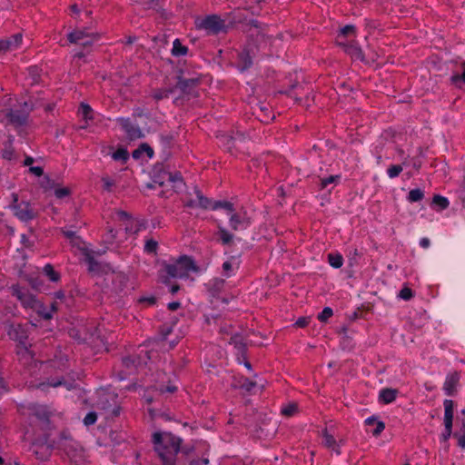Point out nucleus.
<instances>
[{"mask_svg": "<svg viewBox=\"0 0 465 465\" xmlns=\"http://www.w3.org/2000/svg\"><path fill=\"white\" fill-rule=\"evenodd\" d=\"M193 260L189 256H181L173 263L163 262L158 272L159 281L165 284H171V280L175 278H186L190 272H198Z\"/></svg>", "mask_w": 465, "mask_h": 465, "instance_id": "nucleus-1", "label": "nucleus"}, {"mask_svg": "<svg viewBox=\"0 0 465 465\" xmlns=\"http://www.w3.org/2000/svg\"><path fill=\"white\" fill-rule=\"evenodd\" d=\"M153 439L155 448L160 447L165 454L176 456L180 450L181 440L171 433L155 432Z\"/></svg>", "mask_w": 465, "mask_h": 465, "instance_id": "nucleus-2", "label": "nucleus"}, {"mask_svg": "<svg viewBox=\"0 0 465 465\" xmlns=\"http://www.w3.org/2000/svg\"><path fill=\"white\" fill-rule=\"evenodd\" d=\"M254 31L256 34V38L252 40V42L248 43L244 50L239 54V63L238 66L242 71L246 70L252 64V56L255 54V51L259 49V46L256 45L255 42H261L262 44H266L265 42V35L263 33H260L256 25H254Z\"/></svg>", "mask_w": 465, "mask_h": 465, "instance_id": "nucleus-3", "label": "nucleus"}, {"mask_svg": "<svg viewBox=\"0 0 465 465\" xmlns=\"http://www.w3.org/2000/svg\"><path fill=\"white\" fill-rule=\"evenodd\" d=\"M58 444L71 460V461L75 463V465L81 463L84 460L83 448L69 435L63 433Z\"/></svg>", "mask_w": 465, "mask_h": 465, "instance_id": "nucleus-4", "label": "nucleus"}, {"mask_svg": "<svg viewBox=\"0 0 465 465\" xmlns=\"http://www.w3.org/2000/svg\"><path fill=\"white\" fill-rule=\"evenodd\" d=\"M217 138L220 140L221 145L231 153L233 149L235 151H243L248 143L246 136L240 132H236L233 134H219Z\"/></svg>", "mask_w": 465, "mask_h": 465, "instance_id": "nucleus-5", "label": "nucleus"}, {"mask_svg": "<svg viewBox=\"0 0 465 465\" xmlns=\"http://www.w3.org/2000/svg\"><path fill=\"white\" fill-rule=\"evenodd\" d=\"M35 104L32 102H25L23 110H11L7 114L9 122L18 127L24 125L28 118L29 113L33 110Z\"/></svg>", "mask_w": 465, "mask_h": 465, "instance_id": "nucleus-6", "label": "nucleus"}, {"mask_svg": "<svg viewBox=\"0 0 465 465\" xmlns=\"http://www.w3.org/2000/svg\"><path fill=\"white\" fill-rule=\"evenodd\" d=\"M10 289L12 295L15 296L25 307L32 309L38 307V302L35 297L28 291L22 289L18 285H13Z\"/></svg>", "mask_w": 465, "mask_h": 465, "instance_id": "nucleus-7", "label": "nucleus"}, {"mask_svg": "<svg viewBox=\"0 0 465 465\" xmlns=\"http://www.w3.org/2000/svg\"><path fill=\"white\" fill-rule=\"evenodd\" d=\"M196 26L204 29L208 33L217 34L223 27V22L217 15H209L196 22Z\"/></svg>", "mask_w": 465, "mask_h": 465, "instance_id": "nucleus-8", "label": "nucleus"}, {"mask_svg": "<svg viewBox=\"0 0 465 465\" xmlns=\"http://www.w3.org/2000/svg\"><path fill=\"white\" fill-rule=\"evenodd\" d=\"M251 219L246 212L233 213L230 218L231 228L234 231H242L249 227Z\"/></svg>", "mask_w": 465, "mask_h": 465, "instance_id": "nucleus-9", "label": "nucleus"}, {"mask_svg": "<svg viewBox=\"0 0 465 465\" xmlns=\"http://www.w3.org/2000/svg\"><path fill=\"white\" fill-rule=\"evenodd\" d=\"M23 40V35L18 33L9 38L0 41V54H5L7 52L17 50Z\"/></svg>", "mask_w": 465, "mask_h": 465, "instance_id": "nucleus-10", "label": "nucleus"}, {"mask_svg": "<svg viewBox=\"0 0 465 465\" xmlns=\"http://www.w3.org/2000/svg\"><path fill=\"white\" fill-rule=\"evenodd\" d=\"M15 215L22 221H29L35 217V213L28 203H20L13 206Z\"/></svg>", "mask_w": 465, "mask_h": 465, "instance_id": "nucleus-11", "label": "nucleus"}, {"mask_svg": "<svg viewBox=\"0 0 465 465\" xmlns=\"http://www.w3.org/2000/svg\"><path fill=\"white\" fill-rule=\"evenodd\" d=\"M118 122L122 128L127 133L130 139H138L143 137L142 131L137 126H134L129 119L120 118Z\"/></svg>", "mask_w": 465, "mask_h": 465, "instance_id": "nucleus-12", "label": "nucleus"}, {"mask_svg": "<svg viewBox=\"0 0 465 465\" xmlns=\"http://www.w3.org/2000/svg\"><path fill=\"white\" fill-rule=\"evenodd\" d=\"M459 381L460 374L457 371H454L447 376L443 389L449 396H452L456 393V388Z\"/></svg>", "mask_w": 465, "mask_h": 465, "instance_id": "nucleus-13", "label": "nucleus"}, {"mask_svg": "<svg viewBox=\"0 0 465 465\" xmlns=\"http://www.w3.org/2000/svg\"><path fill=\"white\" fill-rule=\"evenodd\" d=\"M32 451L36 459L45 460L51 455V449L45 443H34Z\"/></svg>", "mask_w": 465, "mask_h": 465, "instance_id": "nucleus-14", "label": "nucleus"}, {"mask_svg": "<svg viewBox=\"0 0 465 465\" xmlns=\"http://www.w3.org/2000/svg\"><path fill=\"white\" fill-rule=\"evenodd\" d=\"M196 200H191L186 203L189 207H200L203 209L212 208L211 201L204 197L200 191H196Z\"/></svg>", "mask_w": 465, "mask_h": 465, "instance_id": "nucleus-15", "label": "nucleus"}, {"mask_svg": "<svg viewBox=\"0 0 465 465\" xmlns=\"http://www.w3.org/2000/svg\"><path fill=\"white\" fill-rule=\"evenodd\" d=\"M254 114L262 123H269L274 117L270 109L263 104H259L255 108Z\"/></svg>", "mask_w": 465, "mask_h": 465, "instance_id": "nucleus-16", "label": "nucleus"}, {"mask_svg": "<svg viewBox=\"0 0 465 465\" xmlns=\"http://www.w3.org/2000/svg\"><path fill=\"white\" fill-rule=\"evenodd\" d=\"M232 386L233 388L242 389L249 392L256 386V382L250 381L244 377H239V378H234L233 382L232 383Z\"/></svg>", "mask_w": 465, "mask_h": 465, "instance_id": "nucleus-17", "label": "nucleus"}, {"mask_svg": "<svg viewBox=\"0 0 465 465\" xmlns=\"http://www.w3.org/2000/svg\"><path fill=\"white\" fill-rule=\"evenodd\" d=\"M8 335L16 341H22L24 339L26 338V333L23 328L22 325L16 324V325H10L8 330Z\"/></svg>", "mask_w": 465, "mask_h": 465, "instance_id": "nucleus-18", "label": "nucleus"}, {"mask_svg": "<svg viewBox=\"0 0 465 465\" xmlns=\"http://www.w3.org/2000/svg\"><path fill=\"white\" fill-rule=\"evenodd\" d=\"M444 405V425L448 426L450 424L452 425L453 420V401L445 400L443 402Z\"/></svg>", "mask_w": 465, "mask_h": 465, "instance_id": "nucleus-19", "label": "nucleus"}, {"mask_svg": "<svg viewBox=\"0 0 465 465\" xmlns=\"http://www.w3.org/2000/svg\"><path fill=\"white\" fill-rule=\"evenodd\" d=\"M239 268V262L234 259L231 258L223 263V274L225 277H231L235 269Z\"/></svg>", "mask_w": 465, "mask_h": 465, "instance_id": "nucleus-20", "label": "nucleus"}, {"mask_svg": "<svg viewBox=\"0 0 465 465\" xmlns=\"http://www.w3.org/2000/svg\"><path fill=\"white\" fill-rule=\"evenodd\" d=\"M323 439H324L323 443L327 448L331 449L338 455L341 453L339 444L336 442V440L332 435H331L327 431H325L323 433Z\"/></svg>", "mask_w": 465, "mask_h": 465, "instance_id": "nucleus-21", "label": "nucleus"}, {"mask_svg": "<svg viewBox=\"0 0 465 465\" xmlns=\"http://www.w3.org/2000/svg\"><path fill=\"white\" fill-rule=\"evenodd\" d=\"M123 364L126 369L130 370L131 372L133 370H136L137 367L141 365L140 357L129 356L124 358Z\"/></svg>", "mask_w": 465, "mask_h": 465, "instance_id": "nucleus-22", "label": "nucleus"}, {"mask_svg": "<svg viewBox=\"0 0 465 465\" xmlns=\"http://www.w3.org/2000/svg\"><path fill=\"white\" fill-rule=\"evenodd\" d=\"M380 398L384 403H391L396 398V391L391 389H384L381 391Z\"/></svg>", "mask_w": 465, "mask_h": 465, "instance_id": "nucleus-23", "label": "nucleus"}, {"mask_svg": "<svg viewBox=\"0 0 465 465\" xmlns=\"http://www.w3.org/2000/svg\"><path fill=\"white\" fill-rule=\"evenodd\" d=\"M86 35H91L90 33H87L84 30H75L68 35V40L75 44L77 42H81L84 38H86Z\"/></svg>", "mask_w": 465, "mask_h": 465, "instance_id": "nucleus-24", "label": "nucleus"}, {"mask_svg": "<svg viewBox=\"0 0 465 465\" xmlns=\"http://www.w3.org/2000/svg\"><path fill=\"white\" fill-rule=\"evenodd\" d=\"M156 451L161 457L163 465H175V456L165 454L164 451L160 450V447H156Z\"/></svg>", "mask_w": 465, "mask_h": 465, "instance_id": "nucleus-25", "label": "nucleus"}, {"mask_svg": "<svg viewBox=\"0 0 465 465\" xmlns=\"http://www.w3.org/2000/svg\"><path fill=\"white\" fill-rule=\"evenodd\" d=\"M44 272L52 282H58L60 279V274L54 271L51 264H46L44 267Z\"/></svg>", "mask_w": 465, "mask_h": 465, "instance_id": "nucleus-26", "label": "nucleus"}, {"mask_svg": "<svg viewBox=\"0 0 465 465\" xmlns=\"http://www.w3.org/2000/svg\"><path fill=\"white\" fill-rule=\"evenodd\" d=\"M172 53L173 55H176V56L184 55L187 53V47L183 45L178 39H175L173 41V46Z\"/></svg>", "mask_w": 465, "mask_h": 465, "instance_id": "nucleus-27", "label": "nucleus"}, {"mask_svg": "<svg viewBox=\"0 0 465 465\" xmlns=\"http://www.w3.org/2000/svg\"><path fill=\"white\" fill-rule=\"evenodd\" d=\"M328 261L330 264L334 268H340L343 263L342 256L337 253H330L328 255Z\"/></svg>", "mask_w": 465, "mask_h": 465, "instance_id": "nucleus-28", "label": "nucleus"}, {"mask_svg": "<svg viewBox=\"0 0 465 465\" xmlns=\"http://www.w3.org/2000/svg\"><path fill=\"white\" fill-rule=\"evenodd\" d=\"M432 204L437 205L440 210H444L449 206V201L446 197L436 194L433 196Z\"/></svg>", "mask_w": 465, "mask_h": 465, "instance_id": "nucleus-29", "label": "nucleus"}, {"mask_svg": "<svg viewBox=\"0 0 465 465\" xmlns=\"http://www.w3.org/2000/svg\"><path fill=\"white\" fill-rule=\"evenodd\" d=\"M158 249V242L153 238L147 239L144 244V252L156 254Z\"/></svg>", "mask_w": 465, "mask_h": 465, "instance_id": "nucleus-30", "label": "nucleus"}, {"mask_svg": "<svg viewBox=\"0 0 465 465\" xmlns=\"http://www.w3.org/2000/svg\"><path fill=\"white\" fill-rule=\"evenodd\" d=\"M339 45H343L345 47V51L349 53L351 56L357 59H362V53L359 47L356 46H347L344 43L339 42Z\"/></svg>", "mask_w": 465, "mask_h": 465, "instance_id": "nucleus-31", "label": "nucleus"}, {"mask_svg": "<svg viewBox=\"0 0 465 465\" xmlns=\"http://www.w3.org/2000/svg\"><path fill=\"white\" fill-rule=\"evenodd\" d=\"M424 197V193L420 189L411 190L408 194V200L411 203L421 201Z\"/></svg>", "mask_w": 465, "mask_h": 465, "instance_id": "nucleus-32", "label": "nucleus"}, {"mask_svg": "<svg viewBox=\"0 0 465 465\" xmlns=\"http://www.w3.org/2000/svg\"><path fill=\"white\" fill-rule=\"evenodd\" d=\"M125 231L131 233H137L142 227V223L134 219V222H126L125 223Z\"/></svg>", "mask_w": 465, "mask_h": 465, "instance_id": "nucleus-33", "label": "nucleus"}, {"mask_svg": "<svg viewBox=\"0 0 465 465\" xmlns=\"http://www.w3.org/2000/svg\"><path fill=\"white\" fill-rule=\"evenodd\" d=\"M340 175H331L327 178H322L320 181V189H325L329 184L333 183H338L340 180Z\"/></svg>", "mask_w": 465, "mask_h": 465, "instance_id": "nucleus-34", "label": "nucleus"}, {"mask_svg": "<svg viewBox=\"0 0 465 465\" xmlns=\"http://www.w3.org/2000/svg\"><path fill=\"white\" fill-rule=\"evenodd\" d=\"M298 405L296 403H290L287 406L283 407L281 411L282 414L286 417H291L297 413Z\"/></svg>", "mask_w": 465, "mask_h": 465, "instance_id": "nucleus-35", "label": "nucleus"}, {"mask_svg": "<svg viewBox=\"0 0 465 465\" xmlns=\"http://www.w3.org/2000/svg\"><path fill=\"white\" fill-rule=\"evenodd\" d=\"M99 35L98 34L92 33L91 35H86V38L82 40L81 42H77V45H83V46H90L93 45L94 42L98 40Z\"/></svg>", "mask_w": 465, "mask_h": 465, "instance_id": "nucleus-36", "label": "nucleus"}, {"mask_svg": "<svg viewBox=\"0 0 465 465\" xmlns=\"http://www.w3.org/2000/svg\"><path fill=\"white\" fill-rule=\"evenodd\" d=\"M155 390L160 391L161 393H164V392L173 393L176 391L177 387L175 384H172V383H170L166 386H164L163 384H158V385H155Z\"/></svg>", "mask_w": 465, "mask_h": 465, "instance_id": "nucleus-37", "label": "nucleus"}, {"mask_svg": "<svg viewBox=\"0 0 465 465\" xmlns=\"http://www.w3.org/2000/svg\"><path fill=\"white\" fill-rule=\"evenodd\" d=\"M231 343L234 344V346L240 351H242L245 348L243 339L241 335L235 334L231 338Z\"/></svg>", "mask_w": 465, "mask_h": 465, "instance_id": "nucleus-38", "label": "nucleus"}, {"mask_svg": "<svg viewBox=\"0 0 465 465\" xmlns=\"http://www.w3.org/2000/svg\"><path fill=\"white\" fill-rule=\"evenodd\" d=\"M219 232L221 235V240L223 244H229L232 242L233 236L227 232L224 228L219 227Z\"/></svg>", "mask_w": 465, "mask_h": 465, "instance_id": "nucleus-39", "label": "nucleus"}, {"mask_svg": "<svg viewBox=\"0 0 465 465\" xmlns=\"http://www.w3.org/2000/svg\"><path fill=\"white\" fill-rule=\"evenodd\" d=\"M80 114L85 121L91 120L93 118L92 108L88 104H81Z\"/></svg>", "mask_w": 465, "mask_h": 465, "instance_id": "nucleus-40", "label": "nucleus"}, {"mask_svg": "<svg viewBox=\"0 0 465 465\" xmlns=\"http://www.w3.org/2000/svg\"><path fill=\"white\" fill-rule=\"evenodd\" d=\"M218 208H223L228 210L231 213H233L234 208L232 203L230 202H216L212 205V209L216 210Z\"/></svg>", "mask_w": 465, "mask_h": 465, "instance_id": "nucleus-41", "label": "nucleus"}, {"mask_svg": "<svg viewBox=\"0 0 465 465\" xmlns=\"http://www.w3.org/2000/svg\"><path fill=\"white\" fill-rule=\"evenodd\" d=\"M401 172H402V167H401V165H399V164L391 165L387 170V173H388V175L390 176V178L397 177Z\"/></svg>", "mask_w": 465, "mask_h": 465, "instance_id": "nucleus-42", "label": "nucleus"}, {"mask_svg": "<svg viewBox=\"0 0 465 465\" xmlns=\"http://www.w3.org/2000/svg\"><path fill=\"white\" fill-rule=\"evenodd\" d=\"M141 151L146 152L149 157H152L153 154V149L148 144L143 143L138 150L134 151L133 156L134 158L138 157Z\"/></svg>", "mask_w": 465, "mask_h": 465, "instance_id": "nucleus-43", "label": "nucleus"}, {"mask_svg": "<svg viewBox=\"0 0 465 465\" xmlns=\"http://www.w3.org/2000/svg\"><path fill=\"white\" fill-rule=\"evenodd\" d=\"M170 93H171V91L167 90V89L155 90L153 93V97L156 101H159V100H162L163 98H167L169 96Z\"/></svg>", "mask_w": 465, "mask_h": 465, "instance_id": "nucleus-44", "label": "nucleus"}, {"mask_svg": "<svg viewBox=\"0 0 465 465\" xmlns=\"http://www.w3.org/2000/svg\"><path fill=\"white\" fill-rule=\"evenodd\" d=\"M102 182L104 183V189L107 192H111L113 190V187L115 185L114 180H113L109 176H103Z\"/></svg>", "mask_w": 465, "mask_h": 465, "instance_id": "nucleus-45", "label": "nucleus"}, {"mask_svg": "<svg viewBox=\"0 0 465 465\" xmlns=\"http://www.w3.org/2000/svg\"><path fill=\"white\" fill-rule=\"evenodd\" d=\"M117 218L123 222H134V219L125 211L118 210L115 212Z\"/></svg>", "mask_w": 465, "mask_h": 465, "instance_id": "nucleus-46", "label": "nucleus"}, {"mask_svg": "<svg viewBox=\"0 0 465 465\" xmlns=\"http://www.w3.org/2000/svg\"><path fill=\"white\" fill-rule=\"evenodd\" d=\"M333 312L330 307H326L322 310V312L318 315V319L321 322H326L329 318L332 316Z\"/></svg>", "mask_w": 465, "mask_h": 465, "instance_id": "nucleus-47", "label": "nucleus"}, {"mask_svg": "<svg viewBox=\"0 0 465 465\" xmlns=\"http://www.w3.org/2000/svg\"><path fill=\"white\" fill-rule=\"evenodd\" d=\"M399 297L405 301H409L413 297V292L409 287H404L401 290Z\"/></svg>", "mask_w": 465, "mask_h": 465, "instance_id": "nucleus-48", "label": "nucleus"}, {"mask_svg": "<svg viewBox=\"0 0 465 465\" xmlns=\"http://www.w3.org/2000/svg\"><path fill=\"white\" fill-rule=\"evenodd\" d=\"M128 157V153L124 149H118L116 152L113 153V158L114 160H124L125 161Z\"/></svg>", "mask_w": 465, "mask_h": 465, "instance_id": "nucleus-49", "label": "nucleus"}, {"mask_svg": "<svg viewBox=\"0 0 465 465\" xmlns=\"http://www.w3.org/2000/svg\"><path fill=\"white\" fill-rule=\"evenodd\" d=\"M96 420H97L96 413L92 411V412H89L86 414V416L84 419V423L86 426H89V425L95 423Z\"/></svg>", "mask_w": 465, "mask_h": 465, "instance_id": "nucleus-50", "label": "nucleus"}, {"mask_svg": "<svg viewBox=\"0 0 465 465\" xmlns=\"http://www.w3.org/2000/svg\"><path fill=\"white\" fill-rule=\"evenodd\" d=\"M70 193H71L70 189L66 188V187L57 188L54 190V195L59 199L68 196Z\"/></svg>", "mask_w": 465, "mask_h": 465, "instance_id": "nucleus-51", "label": "nucleus"}, {"mask_svg": "<svg viewBox=\"0 0 465 465\" xmlns=\"http://www.w3.org/2000/svg\"><path fill=\"white\" fill-rule=\"evenodd\" d=\"M50 412L44 407H40L35 411V415L41 420H47Z\"/></svg>", "mask_w": 465, "mask_h": 465, "instance_id": "nucleus-52", "label": "nucleus"}, {"mask_svg": "<svg viewBox=\"0 0 465 465\" xmlns=\"http://www.w3.org/2000/svg\"><path fill=\"white\" fill-rule=\"evenodd\" d=\"M354 33H355V27L353 25H346L341 30V34L338 37L340 38L341 36L354 35Z\"/></svg>", "mask_w": 465, "mask_h": 465, "instance_id": "nucleus-53", "label": "nucleus"}, {"mask_svg": "<svg viewBox=\"0 0 465 465\" xmlns=\"http://www.w3.org/2000/svg\"><path fill=\"white\" fill-rule=\"evenodd\" d=\"M384 429H385L384 422L383 421H377L376 422V427H375V429L372 431L373 436H376V437L379 436L383 431Z\"/></svg>", "mask_w": 465, "mask_h": 465, "instance_id": "nucleus-54", "label": "nucleus"}, {"mask_svg": "<svg viewBox=\"0 0 465 465\" xmlns=\"http://www.w3.org/2000/svg\"><path fill=\"white\" fill-rule=\"evenodd\" d=\"M309 322H310L309 317H301L296 321L294 325L298 328H304L309 324Z\"/></svg>", "mask_w": 465, "mask_h": 465, "instance_id": "nucleus-55", "label": "nucleus"}, {"mask_svg": "<svg viewBox=\"0 0 465 465\" xmlns=\"http://www.w3.org/2000/svg\"><path fill=\"white\" fill-rule=\"evenodd\" d=\"M29 172L38 177L44 174V170L40 166H31Z\"/></svg>", "mask_w": 465, "mask_h": 465, "instance_id": "nucleus-56", "label": "nucleus"}, {"mask_svg": "<svg viewBox=\"0 0 465 465\" xmlns=\"http://www.w3.org/2000/svg\"><path fill=\"white\" fill-rule=\"evenodd\" d=\"M54 182L51 181V179L49 178V176H45L44 177V181H43V183H42V186L45 189V190H48V189H52L54 188Z\"/></svg>", "mask_w": 465, "mask_h": 465, "instance_id": "nucleus-57", "label": "nucleus"}, {"mask_svg": "<svg viewBox=\"0 0 465 465\" xmlns=\"http://www.w3.org/2000/svg\"><path fill=\"white\" fill-rule=\"evenodd\" d=\"M30 76H31V84H35L38 82L39 74L36 68H31L30 71Z\"/></svg>", "mask_w": 465, "mask_h": 465, "instance_id": "nucleus-58", "label": "nucleus"}, {"mask_svg": "<svg viewBox=\"0 0 465 465\" xmlns=\"http://www.w3.org/2000/svg\"><path fill=\"white\" fill-rule=\"evenodd\" d=\"M452 432V425L450 424L449 427L445 426V432L441 435L442 440L447 441L450 437Z\"/></svg>", "mask_w": 465, "mask_h": 465, "instance_id": "nucleus-59", "label": "nucleus"}, {"mask_svg": "<svg viewBox=\"0 0 465 465\" xmlns=\"http://www.w3.org/2000/svg\"><path fill=\"white\" fill-rule=\"evenodd\" d=\"M463 65H464V71H463V73L460 75V74H454V75L451 76V82L453 84H456L460 80H462L465 83V64Z\"/></svg>", "mask_w": 465, "mask_h": 465, "instance_id": "nucleus-60", "label": "nucleus"}, {"mask_svg": "<svg viewBox=\"0 0 465 465\" xmlns=\"http://www.w3.org/2000/svg\"><path fill=\"white\" fill-rule=\"evenodd\" d=\"M88 263H89V270L90 271H94L97 269L98 267V262L92 257H89L88 258Z\"/></svg>", "mask_w": 465, "mask_h": 465, "instance_id": "nucleus-61", "label": "nucleus"}, {"mask_svg": "<svg viewBox=\"0 0 465 465\" xmlns=\"http://www.w3.org/2000/svg\"><path fill=\"white\" fill-rule=\"evenodd\" d=\"M140 302H147L149 305H153L155 303L156 299L153 296L151 297H143L139 300Z\"/></svg>", "mask_w": 465, "mask_h": 465, "instance_id": "nucleus-62", "label": "nucleus"}, {"mask_svg": "<svg viewBox=\"0 0 465 465\" xmlns=\"http://www.w3.org/2000/svg\"><path fill=\"white\" fill-rule=\"evenodd\" d=\"M208 463H209L208 459H199V460H194L191 461V463L189 465H208Z\"/></svg>", "mask_w": 465, "mask_h": 465, "instance_id": "nucleus-63", "label": "nucleus"}, {"mask_svg": "<svg viewBox=\"0 0 465 465\" xmlns=\"http://www.w3.org/2000/svg\"><path fill=\"white\" fill-rule=\"evenodd\" d=\"M108 242H113L116 238V232L113 228L108 229Z\"/></svg>", "mask_w": 465, "mask_h": 465, "instance_id": "nucleus-64", "label": "nucleus"}]
</instances>
